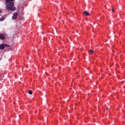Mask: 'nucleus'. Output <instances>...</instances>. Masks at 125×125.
<instances>
[{
	"instance_id": "f257e3e1",
	"label": "nucleus",
	"mask_w": 125,
	"mask_h": 125,
	"mask_svg": "<svg viewBox=\"0 0 125 125\" xmlns=\"http://www.w3.org/2000/svg\"><path fill=\"white\" fill-rule=\"evenodd\" d=\"M6 9L8 10H11V11H15L16 10V7L14 5V2H10L9 3L6 5Z\"/></svg>"
},
{
	"instance_id": "f03ea898",
	"label": "nucleus",
	"mask_w": 125,
	"mask_h": 125,
	"mask_svg": "<svg viewBox=\"0 0 125 125\" xmlns=\"http://www.w3.org/2000/svg\"><path fill=\"white\" fill-rule=\"evenodd\" d=\"M18 16V13L17 12L14 13L12 17L13 20H16V19H17Z\"/></svg>"
},
{
	"instance_id": "7ed1b4c3",
	"label": "nucleus",
	"mask_w": 125,
	"mask_h": 125,
	"mask_svg": "<svg viewBox=\"0 0 125 125\" xmlns=\"http://www.w3.org/2000/svg\"><path fill=\"white\" fill-rule=\"evenodd\" d=\"M0 40L2 41L5 40V35L4 34L0 33Z\"/></svg>"
},
{
	"instance_id": "20e7f679",
	"label": "nucleus",
	"mask_w": 125,
	"mask_h": 125,
	"mask_svg": "<svg viewBox=\"0 0 125 125\" xmlns=\"http://www.w3.org/2000/svg\"><path fill=\"white\" fill-rule=\"evenodd\" d=\"M83 14L85 15V16H89V13L86 11L83 12Z\"/></svg>"
},
{
	"instance_id": "39448f33",
	"label": "nucleus",
	"mask_w": 125,
	"mask_h": 125,
	"mask_svg": "<svg viewBox=\"0 0 125 125\" xmlns=\"http://www.w3.org/2000/svg\"><path fill=\"white\" fill-rule=\"evenodd\" d=\"M0 49L1 50H3V49H4V44L0 45Z\"/></svg>"
},
{
	"instance_id": "423d86ee",
	"label": "nucleus",
	"mask_w": 125,
	"mask_h": 125,
	"mask_svg": "<svg viewBox=\"0 0 125 125\" xmlns=\"http://www.w3.org/2000/svg\"><path fill=\"white\" fill-rule=\"evenodd\" d=\"M92 53H94V51L93 50H90L89 51V54H92Z\"/></svg>"
},
{
	"instance_id": "0eeeda50",
	"label": "nucleus",
	"mask_w": 125,
	"mask_h": 125,
	"mask_svg": "<svg viewBox=\"0 0 125 125\" xmlns=\"http://www.w3.org/2000/svg\"><path fill=\"white\" fill-rule=\"evenodd\" d=\"M5 18L3 17H2L1 18H0V21H3L4 20Z\"/></svg>"
},
{
	"instance_id": "6e6552de",
	"label": "nucleus",
	"mask_w": 125,
	"mask_h": 125,
	"mask_svg": "<svg viewBox=\"0 0 125 125\" xmlns=\"http://www.w3.org/2000/svg\"><path fill=\"white\" fill-rule=\"evenodd\" d=\"M28 93L30 94V95H32V94H33V91H32V90H29L28 91Z\"/></svg>"
},
{
	"instance_id": "1a4fd4ad",
	"label": "nucleus",
	"mask_w": 125,
	"mask_h": 125,
	"mask_svg": "<svg viewBox=\"0 0 125 125\" xmlns=\"http://www.w3.org/2000/svg\"><path fill=\"white\" fill-rule=\"evenodd\" d=\"M5 46H7L8 47H9V46H10L9 45L6 44H4V47H5Z\"/></svg>"
},
{
	"instance_id": "9d476101",
	"label": "nucleus",
	"mask_w": 125,
	"mask_h": 125,
	"mask_svg": "<svg viewBox=\"0 0 125 125\" xmlns=\"http://www.w3.org/2000/svg\"><path fill=\"white\" fill-rule=\"evenodd\" d=\"M15 0H9V2H13V1H14Z\"/></svg>"
},
{
	"instance_id": "9b49d317",
	"label": "nucleus",
	"mask_w": 125,
	"mask_h": 125,
	"mask_svg": "<svg viewBox=\"0 0 125 125\" xmlns=\"http://www.w3.org/2000/svg\"><path fill=\"white\" fill-rule=\"evenodd\" d=\"M5 1L7 3H8V2H9V0H5Z\"/></svg>"
},
{
	"instance_id": "f8f14e48",
	"label": "nucleus",
	"mask_w": 125,
	"mask_h": 125,
	"mask_svg": "<svg viewBox=\"0 0 125 125\" xmlns=\"http://www.w3.org/2000/svg\"><path fill=\"white\" fill-rule=\"evenodd\" d=\"M112 12H114V11H115V9H112Z\"/></svg>"
},
{
	"instance_id": "ddd939ff",
	"label": "nucleus",
	"mask_w": 125,
	"mask_h": 125,
	"mask_svg": "<svg viewBox=\"0 0 125 125\" xmlns=\"http://www.w3.org/2000/svg\"><path fill=\"white\" fill-rule=\"evenodd\" d=\"M2 11L0 10V13H1Z\"/></svg>"
}]
</instances>
